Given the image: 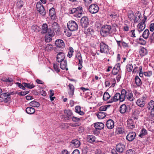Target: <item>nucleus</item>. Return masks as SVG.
Returning <instances> with one entry per match:
<instances>
[{
  "label": "nucleus",
  "mask_w": 154,
  "mask_h": 154,
  "mask_svg": "<svg viewBox=\"0 0 154 154\" xmlns=\"http://www.w3.org/2000/svg\"><path fill=\"white\" fill-rule=\"evenodd\" d=\"M139 53L141 56H143L147 54V51L146 48L143 47L140 48L139 51Z\"/></svg>",
  "instance_id": "30"
},
{
  "label": "nucleus",
  "mask_w": 154,
  "mask_h": 154,
  "mask_svg": "<svg viewBox=\"0 0 154 154\" xmlns=\"http://www.w3.org/2000/svg\"><path fill=\"white\" fill-rule=\"evenodd\" d=\"M23 85L25 87H26L29 89H32L35 87V86L33 85V83L31 82L30 83H23Z\"/></svg>",
  "instance_id": "41"
},
{
  "label": "nucleus",
  "mask_w": 154,
  "mask_h": 154,
  "mask_svg": "<svg viewBox=\"0 0 154 154\" xmlns=\"http://www.w3.org/2000/svg\"><path fill=\"white\" fill-rule=\"evenodd\" d=\"M65 55L64 53L63 52H59L56 57V60L58 62H61L65 60Z\"/></svg>",
  "instance_id": "14"
},
{
  "label": "nucleus",
  "mask_w": 154,
  "mask_h": 154,
  "mask_svg": "<svg viewBox=\"0 0 154 154\" xmlns=\"http://www.w3.org/2000/svg\"><path fill=\"white\" fill-rule=\"evenodd\" d=\"M48 25L46 23H44L42 27L41 33L42 34H44L48 32Z\"/></svg>",
  "instance_id": "28"
},
{
  "label": "nucleus",
  "mask_w": 154,
  "mask_h": 154,
  "mask_svg": "<svg viewBox=\"0 0 154 154\" xmlns=\"http://www.w3.org/2000/svg\"><path fill=\"white\" fill-rule=\"evenodd\" d=\"M60 64V67L61 69L64 70L66 69V70H68V68L67 67V64L66 60H65L61 62Z\"/></svg>",
  "instance_id": "26"
},
{
  "label": "nucleus",
  "mask_w": 154,
  "mask_h": 154,
  "mask_svg": "<svg viewBox=\"0 0 154 154\" xmlns=\"http://www.w3.org/2000/svg\"><path fill=\"white\" fill-rule=\"evenodd\" d=\"M106 115V113L104 112H100L97 114V116L98 119H102L105 117Z\"/></svg>",
  "instance_id": "35"
},
{
  "label": "nucleus",
  "mask_w": 154,
  "mask_h": 154,
  "mask_svg": "<svg viewBox=\"0 0 154 154\" xmlns=\"http://www.w3.org/2000/svg\"><path fill=\"white\" fill-rule=\"evenodd\" d=\"M55 44L57 48H63L64 47L65 44L63 41L61 39H58L55 42Z\"/></svg>",
  "instance_id": "17"
},
{
  "label": "nucleus",
  "mask_w": 154,
  "mask_h": 154,
  "mask_svg": "<svg viewBox=\"0 0 154 154\" xmlns=\"http://www.w3.org/2000/svg\"><path fill=\"white\" fill-rule=\"evenodd\" d=\"M100 51L101 53H107L109 50V46L105 43L102 42L100 44Z\"/></svg>",
  "instance_id": "7"
},
{
  "label": "nucleus",
  "mask_w": 154,
  "mask_h": 154,
  "mask_svg": "<svg viewBox=\"0 0 154 154\" xmlns=\"http://www.w3.org/2000/svg\"><path fill=\"white\" fill-rule=\"evenodd\" d=\"M147 133V131L145 129L143 128L141 131L140 134L139 135V136L141 137H143Z\"/></svg>",
  "instance_id": "48"
},
{
  "label": "nucleus",
  "mask_w": 154,
  "mask_h": 154,
  "mask_svg": "<svg viewBox=\"0 0 154 154\" xmlns=\"http://www.w3.org/2000/svg\"><path fill=\"white\" fill-rule=\"evenodd\" d=\"M120 69V65L119 63L116 64L114 66L112 71V74L113 75H116Z\"/></svg>",
  "instance_id": "19"
},
{
  "label": "nucleus",
  "mask_w": 154,
  "mask_h": 154,
  "mask_svg": "<svg viewBox=\"0 0 154 154\" xmlns=\"http://www.w3.org/2000/svg\"><path fill=\"white\" fill-rule=\"evenodd\" d=\"M3 81L6 82H11L13 81V79L11 78H8L5 79V80H3Z\"/></svg>",
  "instance_id": "62"
},
{
  "label": "nucleus",
  "mask_w": 154,
  "mask_h": 154,
  "mask_svg": "<svg viewBox=\"0 0 154 154\" xmlns=\"http://www.w3.org/2000/svg\"><path fill=\"white\" fill-rule=\"evenodd\" d=\"M135 30L134 29L133 30H131V31L129 33L130 34V36L131 37L134 38L135 37Z\"/></svg>",
  "instance_id": "57"
},
{
  "label": "nucleus",
  "mask_w": 154,
  "mask_h": 154,
  "mask_svg": "<svg viewBox=\"0 0 154 154\" xmlns=\"http://www.w3.org/2000/svg\"><path fill=\"white\" fill-rule=\"evenodd\" d=\"M95 137L93 135H90L87 136V141L90 143H92L95 141Z\"/></svg>",
  "instance_id": "36"
},
{
  "label": "nucleus",
  "mask_w": 154,
  "mask_h": 154,
  "mask_svg": "<svg viewBox=\"0 0 154 154\" xmlns=\"http://www.w3.org/2000/svg\"><path fill=\"white\" fill-rule=\"evenodd\" d=\"M119 111L121 113H124L126 112L127 106L125 104L121 105L119 108Z\"/></svg>",
  "instance_id": "31"
},
{
  "label": "nucleus",
  "mask_w": 154,
  "mask_h": 154,
  "mask_svg": "<svg viewBox=\"0 0 154 154\" xmlns=\"http://www.w3.org/2000/svg\"><path fill=\"white\" fill-rule=\"evenodd\" d=\"M68 28L70 31H74L77 30L78 26L76 22L73 20L69 21L67 24Z\"/></svg>",
  "instance_id": "2"
},
{
  "label": "nucleus",
  "mask_w": 154,
  "mask_h": 154,
  "mask_svg": "<svg viewBox=\"0 0 154 154\" xmlns=\"http://www.w3.org/2000/svg\"><path fill=\"white\" fill-rule=\"evenodd\" d=\"M51 28L52 29H51V30H53L56 32H59V25L58 23L56 22H54L51 25Z\"/></svg>",
  "instance_id": "27"
},
{
  "label": "nucleus",
  "mask_w": 154,
  "mask_h": 154,
  "mask_svg": "<svg viewBox=\"0 0 154 154\" xmlns=\"http://www.w3.org/2000/svg\"><path fill=\"white\" fill-rule=\"evenodd\" d=\"M16 84L17 85V86L19 87L20 88L24 90L25 89V87L24 86V85L23 84H21V83L17 82Z\"/></svg>",
  "instance_id": "59"
},
{
  "label": "nucleus",
  "mask_w": 154,
  "mask_h": 154,
  "mask_svg": "<svg viewBox=\"0 0 154 154\" xmlns=\"http://www.w3.org/2000/svg\"><path fill=\"white\" fill-rule=\"evenodd\" d=\"M29 105L32 107H38L39 106L40 104L38 102L33 100L30 103Z\"/></svg>",
  "instance_id": "40"
},
{
  "label": "nucleus",
  "mask_w": 154,
  "mask_h": 154,
  "mask_svg": "<svg viewBox=\"0 0 154 154\" xmlns=\"http://www.w3.org/2000/svg\"><path fill=\"white\" fill-rule=\"evenodd\" d=\"M10 94L4 93L0 94V102L7 103L10 101Z\"/></svg>",
  "instance_id": "6"
},
{
  "label": "nucleus",
  "mask_w": 154,
  "mask_h": 154,
  "mask_svg": "<svg viewBox=\"0 0 154 154\" xmlns=\"http://www.w3.org/2000/svg\"><path fill=\"white\" fill-rule=\"evenodd\" d=\"M136 136V134L135 132H130L126 136V138L129 141L131 142L135 138Z\"/></svg>",
  "instance_id": "16"
},
{
  "label": "nucleus",
  "mask_w": 154,
  "mask_h": 154,
  "mask_svg": "<svg viewBox=\"0 0 154 154\" xmlns=\"http://www.w3.org/2000/svg\"><path fill=\"white\" fill-rule=\"evenodd\" d=\"M75 112L79 115L82 116L84 115V112L81 110V107L80 106H76L75 107Z\"/></svg>",
  "instance_id": "38"
},
{
  "label": "nucleus",
  "mask_w": 154,
  "mask_h": 154,
  "mask_svg": "<svg viewBox=\"0 0 154 154\" xmlns=\"http://www.w3.org/2000/svg\"><path fill=\"white\" fill-rule=\"evenodd\" d=\"M145 20L143 19L141 22L138 24L137 26V30L139 32H142L145 28L146 26L145 24Z\"/></svg>",
  "instance_id": "15"
},
{
  "label": "nucleus",
  "mask_w": 154,
  "mask_h": 154,
  "mask_svg": "<svg viewBox=\"0 0 154 154\" xmlns=\"http://www.w3.org/2000/svg\"><path fill=\"white\" fill-rule=\"evenodd\" d=\"M124 91L122 90L121 94L119 93H116L114 96L108 101L109 103H112L113 102H116L119 100L121 102L124 101Z\"/></svg>",
  "instance_id": "1"
},
{
  "label": "nucleus",
  "mask_w": 154,
  "mask_h": 154,
  "mask_svg": "<svg viewBox=\"0 0 154 154\" xmlns=\"http://www.w3.org/2000/svg\"><path fill=\"white\" fill-rule=\"evenodd\" d=\"M127 122L128 126L129 128L132 129L135 128V125L132 119H128Z\"/></svg>",
  "instance_id": "24"
},
{
  "label": "nucleus",
  "mask_w": 154,
  "mask_h": 154,
  "mask_svg": "<svg viewBox=\"0 0 154 154\" xmlns=\"http://www.w3.org/2000/svg\"><path fill=\"white\" fill-rule=\"evenodd\" d=\"M128 18L130 21H134L135 23L139 22L138 20L137 19V17L135 16L133 11H129L128 13Z\"/></svg>",
  "instance_id": "8"
},
{
  "label": "nucleus",
  "mask_w": 154,
  "mask_h": 154,
  "mask_svg": "<svg viewBox=\"0 0 154 154\" xmlns=\"http://www.w3.org/2000/svg\"><path fill=\"white\" fill-rule=\"evenodd\" d=\"M29 93V91H21L20 92H19L18 94L21 96H24L26 94H28Z\"/></svg>",
  "instance_id": "61"
},
{
  "label": "nucleus",
  "mask_w": 154,
  "mask_h": 154,
  "mask_svg": "<svg viewBox=\"0 0 154 154\" xmlns=\"http://www.w3.org/2000/svg\"><path fill=\"white\" fill-rule=\"evenodd\" d=\"M140 111L137 109H136L134 111L133 115L135 116H139Z\"/></svg>",
  "instance_id": "56"
},
{
  "label": "nucleus",
  "mask_w": 154,
  "mask_h": 154,
  "mask_svg": "<svg viewBox=\"0 0 154 154\" xmlns=\"http://www.w3.org/2000/svg\"><path fill=\"white\" fill-rule=\"evenodd\" d=\"M102 33L103 35H106L110 33L111 32V25H105L103 26L101 28Z\"/></svg>",
  "instance_id": "10"
},
{
  "label": "nucleus",
  "mask_w": 154,
  "mask_h": 154,
  "mask_svg": "<svg viewBox=\"0 0 154 154\" xmlns=\"http://www.w3.org/2000/svg\"><path fill=\"white\" fill-rule=\"evenodd\" d=\"M125 149V146L122 143H119L116 146V149L119 152H122Z\"/></svg>",
  "instance_id": "18"
},
{
  "label": "nucleus",
  "mask_w": 154,
  "mask_h": 154,
  "mask_svg": "<svg viewBox=\"0 0 154 154\" xmlns=\"http://www.w3.org/2000/svg\"><path fill=\"white\" fill-rule=\"evenodd\" d=\"M66 116L68 119H72V111L70 110H67L65 112Z\"/></svg>",
  "instance_id": "43"
},
{
  "label": "nucleus",
  "mask_w": 154,
  "mask_h": 154,
  "mask_svg": "<svg viewBox=\"0 0 154 154\" xmlns=\"http://www.w3.org/2000/svg\"><path fill=\"white\" fill-rule=\"evenodd\" d=\"M89 23L88 18L86 16L82 17L80 21V25L82 27H86Z\"/></svg>",
  "instance_id": "9"
},
{
  "label": "nucleus",
  "mask_w": 154,
  "mask_h": 154,
  "mask_svg": "<svg viewBox=\"0 0 154 154\" xmlns=\"http://www.w3.org/2000/svg\"><path fill=\"white\" fill-rule=\"evenodd\" d=\"M72 121L75 122H78L80 121L81 119V118L74 117L73 116H72Z\"/></svg>",
  "instance_id": "54"
},
{
  "label": "nucleus",
  "mask_w": 154,
  "mask_h": 154,
  "mask_svg": "<svg viewBox=\"0 0 154 154\" xmlns=\"http://www.w3.org/2000/svg\"><path fill=\"white\" fill-rule=\"evenodd\" d=\"M69 51L67 56L69 58H71L72 57L74 52L73 49L72 47H69Z\"/></svg>",
  "instance_id": "47"
},
{
  "label": "nucleus",
  "mask_w": 154,
  "mask_h": 154,
  "mask_svg": "<svg viewBox=\"0 0 154 154\" xmlns=\"http://www.w3.org/2000/svg\"><path fill=\"white\" fill-rule=\"evenodd\" d=\"M134 151L132 149H129L126 152V154H133Z\"/></svg>",
  "instance_id": "63"
},
{
  "label": "nucleus",
  "mask_w": 154,
  "mask_h": 154,
  "mask_svg": "<svg viewBox=\"0 0 154 154\" xmlns=\"http://www.w3.org/2000/svg\"><path fill=\"white\" fill-rule=\"evenodd\" d=\"M54 35V32L53 30L48 29V33L45 36V41L46 42H49L52 40V37Z\"/></svg>",
  "instance_id": "5"
},
{
  "label": "nucleus",
  "mask_w": 154,
  "mask_h": 154,
  "mask_svg": "<svg viewBox=\"0 0 154 154\" xmlns=\"http://www.w3.org/2000/svg\"><path fill=\"white\" fill-rule=\"evenodd\" d=\"M58 64L57 63H54V68L55 70L57 72H58L60 71V69L58 66Z\"/></svg>",
  "instance_id": "52"
},
{
  "label": "nucleus",
  "mask_w": 154,
  "mask_h": 154,
  "mask_svg": "<svg viewBox=\"0 0 154 154\" xmlns=\"http://www.w3.org/2000/svg\"><path fill=\"white\" fill-rule=\"evenodd\" d=\"M152 72L151 71L148 72H144L143 74L146 76L150 77L152 75Z\"/></svg>",
  "instance_id": "53"
},
{
  "label": "nucleus",
  "mask_w": 154,
  "mask_h": 154,
  "mask_svg": "<svg viewBox=\"0 0 154 154\" xmlns=\"http://www.w3.org/2000/svg\"><path fill=\"white\" fill-rule=\"evenodd\" d=\"M72 154H80L79 151L78 149H75L72 152Z\"/></svg>",
  "instance_id": "64"
},
{
  "label": "nucleus",
  "mask_w": 154,
  "mask_h": 154,
  "mask_svg": "<svg viewBox=\"0 0 154 154\" xmlns=\"http://www.w3.org/2000/svg\"><path fill=\"white\" fill-rule=\"evenodd\" d=\"M110 106V105H109L101 106L99 108V111L100 112L106 111L107 108L109 107Z\"/></svg>",
  "instance_id": "44"
},
{
  "label": "nucleus",
  "mask_w": 154,
  "mask_h": 154,
  "mask_svg": "<svg viewBox=\"0 0 154 154\" xmlns=\"http://www.w3.org/2000/svg\"><path fill=\"white\" fill-rule=\"evenodd\" d=\"M150 31L151 32H153L154 30V23H151L149 26Z\"/></svg>",
  "instance_id": "60"
},
{
  "label": "nucleus",
  "mask_w": 154,
  "mask_h": 154,
  "mask_svg": "<svg viewBox=\"0 0 154 154\" xmlns=\"http://www.w3.org/2000/svg\"><path fill=\"white\" fill-rule=\"evenodd\" d=\"M110 97V95L108 92H105L104 94L103 99L104 100H107Z\"/></svg>",
  "instance_id": "49"
},
{
  "label": "nucleus",
  "mask_w": 154,
  "mask_h": 154,
  "mask_svg": "<svg viewBox=\"0 0 154 154\" xmlns=\"http://www.w3.org/2000/svg\"><path fill=\"white\" fill-rule=\"evenodd\" d=\"M106 126L107 128L109 129H112L114 126V121L112 119L108 120L106 122Z\"/></svg>",
  "instance_id": "21"
},
{
  "label": "nucleus",
  "mask_w": 154,
  "mask_h": 154,
  "mask_svg": "<svg viewBox=\"0 0 154 154\" xmlns=\"http://www.w3.org/2000/svg\"><path fill=\"white\" fill-rule=\"evenodd\" d=\"M76 57L79 60L78 69L79 70H80L82 67L83 60L81 54L80 53H78L76 55Z\"/></svg>",
  "instance_id": "13"
},
{
  "label": "nucleus",
  "mask_w": 154,
  "mask_h": 154,
  "mask_svg": "<svg viewBox=\"0 0 154 154\" xmlns=\"http://www.w3.org/2000/svg\"><path fill=\"white\" fill-rule=\"evenodd\" d=\"M44 48L45 51H49L53 50V46L52 45L49 44L45 46Z\"/></svg>",
  "instance_id": "45"
},
{
  "label": "nucleus",
  "mask_w": 154,
  "mask_h": 154,
  "mask_svg": "<svg viewBox=\"0 0 154 154\" xmlns=\"http://www.w3.org/2000/svg\"><path fill=\"white\" fill-rule=\"evenodd\" d=\"M146 98L144 96H143L137 100L136 104L140 107H143L145 105L146 103Z\"/></svg>",
  "instance_id": "12"
},
{
  "label": "nucleus",
  "mask_w": 154,
  "mask_h": 154,
  "mask_svg": "<svg viewBox=\"0 0 154 154\" xmlns=\"http://www.w3.org/2000/svg\"><path fill=\"white\" fill-rule=\"evenodd\" d=\"M64 32L65 34L68 37L70 36L72 34L70 31H69V30H65Z\"/></svg>",
  "instance_id": "55"
},
{
  "label": "nucleus",
  "mask_w": 154,
  "mask_h": 154,
  "mask_svg": "<svg viewBox=\"0 0 154 154\" xmlns=\"http://www.w3.org/2000/svg\"><path fill=\"white\" fill-rule=\"evenodd\" d=\"M147 109L148 110H150L154 108V101L153 100H151L148 104Z\"/></svg>",
  "instance_id": "39"
},
{
  "label": "nucleus",
  "mask_w": 154,
  "mask_h": 154,
  "mask_svg": "<svg viewBox=\"0 0 154 154\" xmlns=\"http://www.w3.org/2000/svg\"><path fill=\"white\" fill-rule=\"evenodd\" d=\"M69 88V91H68V94L70 97H73L74 94V87L72 84H69L68 85Z\"/></svg>",
  "instance_id": "20"
},
{
  "label": "nucleus",
  "mask_w": 154,
  "mask_h": 154,
  "mask_svg": "<svg viewBox=\"0 0 154 154\" xmlns=\"http://www.w3.org/2000/svg\"><path fill=\"white\" fill-rule=\"evenodd\" d=\"M104 127V124L102 122H97L94 124V127L96 130H100L103 128Z\"/></svg>",
  "instance_id": "22"
},
{
  "label": "nucleus",
  "mask_w": 154,
  "mask_h": 154,
  "mask_svg": "<svg viewBox=\"0 0 154 154\" xmlns=\"http://www.w3.org/2000/svg\"><path fill=\"white\" fill-rule=\"evenodd\" d=\"M23 5V2L22 0H18L17 2V5L19 8L22 7Z\"/></svg>",
  "instance_id": "51"
},
{
  "label": "nucleus",
  "mask_w": 154,
  "mask_h": 154,
  "mask_svg": "<svg viewBox=\"0 0 154 154\" xmlns=\"http://www.w3.org/2000/svg\"><path fill=\"white\" fill-rule=\"evenodd\" d=\"M126 68L128 71L129 72H131L133 68V66L132 64H128L126 66Z\"/></svg>",
  "instance_id": "50"
},
{
  "label": "nucleus",
  "mask_w": 154,
  "mask_h": 154,
  "mask_svg": "<svg viewBox=\"0 0 154 154\" xmlns=\"http://www.w3.org/2000/svg\"><path fill=\"white\" fill-rule=\"evenodd\" d=\"M85 33L87 35H92L94 34V31L92 28H89L85 31Z\"/></svg>",
  "instance_id": "32"
},
{
  "label": "nucleus",
  "mask_w": 154,
  "mask_h": 154,
  "mask_svg": "<svg viewBox=\"0 0 154 154\" xmlns=\"http://www.w3.org/2000/svg\"><path fill=\"white\" fill-rule=\"evenodd\" d=\"M117 27V25L115 23L111 24V32H116V28Z\"/></svg>",
  "instance_id": "42"
},
{
  "label": "nucleus",
  "mask_w": 154,
  "mask_h": 154,
  "mask_svg": "<svg viewBox=\"0 0 154 154\" xmlns=\"http://www.w3.org/2000/svg\"><path fill=\"white\" fill-rule=\"evenodd\" d=\"M26 113L29 114H32L35 112V109L31 107H28L26 110Z\"/></svg>",
  "instance_id": "34"
},
{
  "label": "nucleus",
  "mask_w": 154,
  "mask_h": 154,
  "mask_svg": "<svg viewBox=\"0 0 154 154\" xmlns=\"http://www.w3.org/2000/svg\"><path fill=\"white\" fill-rule=\"evenodd\" d=\"M89 11L91 14H94L97 13L99 10V7L96 4H93L89 6Z\"/></svg>",
  "instance_id": "11"
},
{
  "label": "nucleus",
  "mask_w": 154,
  "mask_h": 154,
  "mask_svg": "<svg viewBox=\"0 0 154 154\" xmlns=\"http://www.w3.org/2000/svg\"><path fill=\"white\" fill-rule=\"evenodd\" d=\"M149 30L147 29H146L143 32L142 36L144 38L147 39L149 37Z\"/></svg>",
  "instance_id": "37"
},
{
  "label": "nucleus",
  "mask_w": 154,
  "mask_h": 154,
  "mask_svg": "<svg viewBox=\"0 0 154 154\" xmlns=\"http://www.w3.org/2000/svg\"><path fill=\"white\" fill-rule=\"evenodd\" d=\"M137 42L141 45H144L146 43V41L141 38H139L137 39Z\"/></svg>",
  "instance_id": "46"
},
{
  "label": "nucleus",
  "mask_w": 154,
  "mask_h": 154,
  "mask_svg": "<svg viewBox=\"0 0 154 154\" xmlns=\"http://www.w3.org/2000/svg\"><path fill=\"white\" fill-rule=\"evenodd\" d=\"M71 143L73 145V146L75 147H79L80 145V141L76 139L72 140Z\"/></svg>",
  "instance_id": "29"
},
{
  "label": "nucleus",
  "mask_w": 154,
  "mask_h": 154,
  "mask_svg": "<svg viewBox=\"0 0 154 154\" xmlns=\"http://www.w3.org/2000/svg\"><path fill=\"white\" fill-rule=\"evenodd\" d=\"M76 12L77 13V16L79 17H81L82 15L84 14L82 8L81 6H79L77 8V11Z\"/></svg>",
  "instance_id": "25"
},
{
  "label": "nucleus",
  "mask_w": 154,
  "mask_h": 154,
  "mask_svg": "<svg viewBox=\"0 0 154 154\" xmlns=\"http://www.w3.org/2000/svg\"><path fill=\"white\" fill-rule=\"evenodd\" d=\"M49 14L50 16L51 19H54L56 17V12L55 9L54 8H52L49 11Z\"/></svg>",
  "instance_id": "23"
},
{
  "label": "nucleus",
  "mask_w": 154,
  "mask_h": 154,
  "mask_svg": "<svg viewBox=\"0 0 154 154\" xmlns=\"http://www.w3.org/2000/svg\"><path fill=\"white\" fill-rule=\"evenodd\" d=\"M77 11V8H73L69 9V12L70 14H73Z\"/></svg>",
  "instance_id": "58"
},
{
  "label": "nucleus",
  "mask_w": 154,
  "mask_h": 154,
  "mask_svg": "<svg viewBox=\"0 0 154 154\" xmlns=\"http://www.w3.org/2000/svg\"><path fill=\"white\" fill-rule=\"evenodd\" d=\"M135 81L136 85L139 87L142 84V82L138 76H136L135 78Z\"/></svg>",
  "instance_id": "33"
},
{
  "label": "nucleus",
  "mask_w": 154,
  "mask_h": 154,
  "mask_svg": "<svg viewBox=\"0 0 154 154\" xmlns=\"http://www.w3.org/2000/svg\"><path fill=\"white\" fill-rule=\"evenodd\" d=\"M36 8L39 13L42 16H44L46 14V11L43 5L40 2H38L36 4Z\"/></svg>",
  "instance_id": "4"
},
{
  "label": "nucleus",
  "mask_w": 154,
  "mask_h": 154,
  "mask_svg": "<svg viewBox=\"0 0 154 154\" xmlns=\"http://www.w3.org/2000/svg\"><path fill=\"white\" fill-rule=\"evenodd\" d=\"M122 91H124L123 92H124V101L125 99H126L130 101H133L134 98L131 91H126L125 89H122Z\"/></svg>",
  "instance_id": "3"
}]
</instances>
